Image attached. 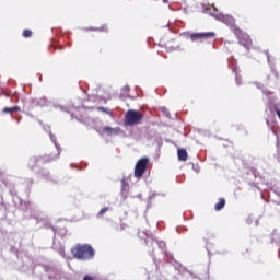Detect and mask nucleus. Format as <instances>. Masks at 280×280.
I'll return each instance as SVG.
<instances>
[{
  "instance_id": "18",
  "label": "nucleus",
  "mask_w": 280,
  "mask_h": 280,
  "mask_svg": "<svg viewBox=\"0 0 280 280\" xmlns=\"http://www.w3.org/2000/svg\"><path fill=\"white\" fill-rule=\"evenodd\" d=\"M60 49H65V47L61 46Z\"/></svg>"
},
{
  "instance_id": "13",
  "label": "nucleus",
  "mask_w": 280,
  "mask_h": 280,
  "mask_svg": "<svg viewBox=\"0 0 280 280\" xmlns=\"http://www.w3.org/2000/svg\"><path fill=\"white\" fill-rule=\"evenodd\" d=\"M59 255H60L61 257H66V256H67V254L65 253V248H63V247H61V248L59 249Z\"/></svg>"
},
{
  "instance_id": "11",
  "label": "nucleus",
  "mask_w": 280,
  "mask_h": 280,
  "mask_svg": "<svg viewBox=\"0 0 280 280\" xmlns=\"http://www.w3.org/2000/svg\"><path fill=\"white\" fill-rule=\"evenodd\" d=\"M22 36L24 38H32V31L30 28L24 30Z\"/></svg>"
},
{
  "instance_id": "3",
  "label": "nucleus",
  "mask_w": 280,
  "mask_h": 280,
  "mask_svg": "<svg viewBox=\"0 0 280 280\" xmlns=\"http://www.w3.org/2000/svg\"><path fill=\"white\" fill-rule=\"evenodd\" d=\"M148 165H150V159L149 158H142L140 159L135 166V177L141 178L145 172H148Z\"/></svg>"
},
{
  "instance_id": "14",
  "label": "nucleus",
  "mask_w": 280,
  "mask_h": 280,
  "mask_svg": "<svg viewBox=\"0 0 280 280\" xmlns=\"http://www.w3.org/2000/svg\"><path fill=\"white\" fill-rule=\"evenodd\" d=\"M97 110H101L102 113H107L108 114V109H106L105 107H97Z\"/></svg>"
},
{
  "instance_id": "8",
  "label": "nucleus",
  "mask_w": 280,
  "mask_h": 280,
  "mask_svg": "<svg viewBox=\"0 0 280 280\" xmlns=\"http://www.w3.org/2000/svg\"><path fill=\"white\" fill-rule=\"evenodd\" d=\"M57 159H60V152L57 151L56 153H50L48 155H45V161H56Z\"/></svg>"
},
{
  "instance_id": "6",
  "label": "nucleus",
  "mask_w": 280,
  "mask_h": 280,
  "mask_svg": "<svg viewBox=\"0 0 280 280\" xmlns=\"http://www.w3.org/2000/svg\"><path fill=\"white\" fill-rule=\"evenodd\" d=\"M226 207V199L220 198L219 201L214 205L215 211H222V209Z\"/></svg>"
},
{
  "instance_id": "15",
  "label": "nucleus",
  "mask_w": 280,
  "mask_h": 280,
  "mask_svg": "<svg viewBox=\"0 0 280 280\" xmlns=\"http://www.w3.org/2000/svg\"><path fill=\"white\" fill-rule=\"evenodd\" d=\"M121 187H122V189H126V187H127L126 179H121Z\"/></svg>"
},
{
  "instance_id": "17",
  "label": "nucleus",
  "mask_w": 280,
  "mask_h": 280,
  "mask_svg": "<svg viewBox=\"0 0 280 280\" xmlns=\"http://www.w3.org/2000/svg\"><path fill=\"white\" fill-rule=\"evenodd\" d=\"M235 32L236 34H242V30H240L238 27H236Z\"/></svg>"
},
{
  "instance_id": "2",
  "label": "nucleus",
  "mask_w": 280,
  "mask_h": 280,
  "mask_svg": "<svg viewBox=\"0 0 280 280\" xmlns=\"http://www.w3.org/2000/svg\"><path fill=\"white\" fill-rule=\"evenodd\" d=\"M143 121V114L139 110L129 109L125 115V126H137Z\"/></svg>"
},
{
  "instance_id": "1",
  "label": "nucleus",
  "mask_w": 280,
  "mask_h": 280,
  "mask_svg": "<svg viewBox=\"0 0 280 280\" xmlns=\"http://www.w3.org/2000/svg\"><path fill=\"white\" fill-rule=\"evenodd\" d=\"M71 255H73L74 259H93L95 257V250L91 245H77L71 249Z\"/></svg>"
},
{
  "instance_id": "7",
  "label": "nucleus",
  "mask_w": 280,
  "mask_h": 280,
  "mask_svg": "<svg viewBox=\"0 0 280 280\" xmlns=\"http://www.w3.org/2000/svg\"><path fill=\"white\" fill-rule=\"evenodd\" d=\"M19 110H21V107L19 105H15L13 107H4L2 109V113L12 115V113H19Z\"/></svg>"
},
{
  "instance_id": "10",
  "label": "nucleus",
  "mask_w": 280,
  "mask_h": 280,
  "mask_svg": "<svg viewBox=\"0 0 280 280\" xmlns=\"http://www.w3.org/2000/svg\"><path fill=\"white\" fill-rule=\"evenodd\" d=\"M109 210H110V208H108V207L101 209L100 212L97 213V218H103V215L105 213H108Z\"/></svg>"
},
{
  "instance_id": "16",
  "label": "nucleus",
  "mask_w": 280,
  "mask_h": 280,
  "mask_svg": "<svg viewBox=\"0 0 280 280\" xmlns=\"http://www.w3.org/2000/svg\"><path fill=\"white\" fill-rule=\"evenodd\" d=\"M83 280H94V279H93V277L86 275V276L83 277Z\"/></svg>"
},
{
  "instance_id": "12",
  "label": "nucleus",
  "mask_w": 280,
  "mask_h": 280,
  "mask_svg": "<svg viewBox=\"0 0 280 280\" xmlns=\"http://www.w3.org/2000/svg\"><path fill=\"white\" fill-rule=\"evenodd\" d=\"M224 23H235V19L232 16H225L223 18Z\"/></svg>"
},
{
  "instance_id": "4",
  "label": "nucleus",
  "mask_w": 280,
  "mask_h": 280,
  "mask_svg": "<svg viewBox=\"0 0 280 280\" xmlns=\"http://www.w3.org/2000/svg\"><path fill=\"white\" fill-rule=\"evenodd\" d=\"M189 38L192 43L202 38H215V32L191 33Z\"/></svg>"
},
{
  "instance_id": "9",
  "label": "nucleus",
  "mask_w": 280,
  "mask_h": 280,
  "mask_svg": "<svg viewBox=\"0 0 280 280\" xmlns=\"http://www.w3.org/2000/svg\"><path fill=\"white\" fill-rule=\"evenodd\" d=\"M103 132H106V135H117V129L113 127H104Z\"/></svg>"
},
{
  "instance_id": "5",
  "label": "nucleus",
  "mask_w": 280,
  "mask_h": 280,
  "mask_svg": "<svg viewBox=\"0 0 280 280\" xmlns=\"http://www.w3.org/2000/svg\"><path fill=\"white\" fill-rule=\"evenodd\" d=\"M177 156L179 161H187V159H189V154L186 149H178Z\"/></svg>"
}]
</instances>
